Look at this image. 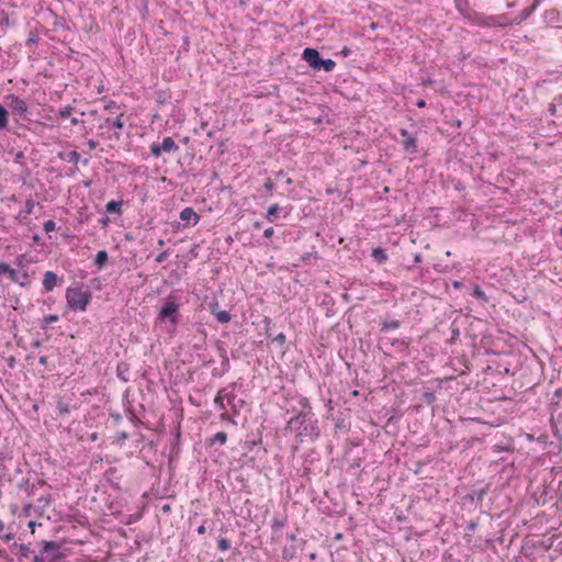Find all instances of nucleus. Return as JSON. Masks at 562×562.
<instances>
[{
  "instance_id": "7",
  "label": "nucleus",
  "mask_w": 562,
  "mask_h": 562,
  "mask_svg": "<svg viewBox=\"0 0 562 562\" xmlns=\"http://www.w3.org/2000/svg\"><path fill=\"white\" fill-rule=\"evenodd\" d=\"M149 150H150V154L155 158H158L164 153L170 154V153L178 151L179 150V145L173 140V138L171 136H167V137H165L162 139L161 143H156L155 142V143L150 144Z\"/></svg>"
},
{
  "instance_id": "20",
  "label": "nucleus",
  "mask_w": 562,
  "mask_h": 562,
  "mask_svg": "<svg viewBox=\"0 0 562 562\" xmlns=\"http://www.w3.org/2000/svg\"><path fill=\"white\" fill-rule=\"evenodd\" d=\"M351 424L348 419L338 417L335 419L334 430L335 435H346L350 431Z\"/></svg>"
},
{
  "instance_id": "41",
  "label": "nucleus",
  "mask_w": 562,
  "mask_h": 562,
  "mask_svg": "<svg viewBox=\"0 0 562 562\" xmlns=\"http://www.w3.org/2000/svg\"><path fill=\"white\" fill-rule=\"evenodd\" d=\"M480 24L484 25V26H488V27L496 26V25H499V26L507 25V23L497 22L496 16L484 18V20L482 22H480Z\"/></svg>"
},
{
  "instance_id": "44",
  "label": "nucleus",
  "mask_w": 562,
  "mask_h": 562,
  "mask_svg": "<svg viewBox=\"0 0 562 562\" xmlns=\"http://www.w3.org/2000/svg\"><path fill=\"white\" fill-rule=\"evenodd\" d=\"M18 487L20 490H24L29 495L33 493L34 485L30 483V480L23 479L19 484Z\"/></svg>"
},
{
  "instance_id": "23",
  "label": "nucleus",
  "mask_w": 562,
  "mask_h": 562,
  "mask_svg": "<svg viewBox=\"0 0 562 562\" xmlns=\"http://www.w3.org/2000/svg\"><path fill=\"white\" fill-rule=\"evenodd\" d=\"M122 205H123L122 200H120V201L111 200L105 204V213L115 214L117 216H121L122 215Z\"/></svg>"
},
{
  "instance_id": "35",
  "label": "nucleus",
  "mask_w": 562,
  "mask_h": 562,
  "mask_svg": "<svg viewBox=\"0 0 562 562\" xmlns=\"http://www.w3.org/2000/svg\"><path fill=\"white\" fill-rule=\"evenodd\" d=\"M470 295H472L473 297H475L477 300L484 301V302L487 301V296H486L485 292L482 290V288L479 284H471Z\"/></svg>"
},
{
  "instance_id": "55",
  "label": "nucleus",
  "mask_w": 562,
  "mask_h": 562,
  "mask_svg": "<svg viewBox=\"0 0 562 562\" xmlns=\"http://www.w3.org/2000/svg\"><path fill=\"white\" fill-rule=\"evenodd\" d=\"M513 449L510 448V446H504L502 443H496L493 446V451L494 452H503V451H512Z\"/></svg>"
},
{
  "instance_id": "60",
  "label": "nucleus",
  "mask_w": 562,
  "mask_h": 562,
  "mask_svg": "<svg viewBox=\"0 0 562 562\" xmlns=\"http://www.w3.org/2000/svg\"><path fill=\"white\" fill-rule=\"evenodd\" d=\"M351 54V49L347 46H344L340 52H338L337 56L348 57Z\"/></svg>"
},
{
  "instance_id": "22",
  "label": "nucleus",
  "mask_w": 562,
  "mask_h": 562,
  "mask_svg": "<svg viewBox=\"0 0 562 562\" xmlns=\"http://www.w3.org/2000/svg\"><path fill=\"white\" fill-rule=\"evenodd\" d=\"M116 376L122 382L130 381V364L125 361H120L116 366Z\"/></svg>"
},
{
  "instance_id": "58",
  "label": "nucleus",
  "mask_w": 562,
  "mask_h": 562,
  "mask_svg": "<svg viewBox=\"0 0 562 562\" xmlns=\"http://www.w3.org/2000/svg\"><path fill=\"white\" fill-rule=\"evenodd\" d=\"M476 527H477V521L471 520V521L467 522L465 530L469 532H473L476 529Z\"/></svg>"
},
{
  "instance_id": "34",
  "label": "nucleus",
  "mask_w": 562,
  "mask_h": 562,
  "mask_svg": "<svg viewBox=\"0 0 562 562\" xmlns=\"http://www.w3.org/2000/svg\"><path fill=\"white\" fill-rule=\"evenodd\" d=\"M211 311L215 315L216 319L222 324L229 323L232 319V315L228 311L215 312L214 306L211 307Z\"/></svg>"
},
{
  "instance_id": "8",
  "label": "nucleus",
  "mask_w": 562,
  "mask_h": 562,
  "mask_svg": "<svg viewBox=\"0 0 562 562\" xmlns=\"http://www.w3.org/2000/svg\"><path fill=\"white\" fill-rule=\"evenodd\" d=\"M215 344H216L218 356L222 359V363H221V368H214L212 370V376L221 378L229 371L231 364H229V358L227 356V351H226L224 341L216 340Z\"/></svg>"
},
{
  "instance_id": "37",
  "label": "nucleus",
  "mask_w": 562,
  "mask_h": 562,
  "mask_svg": "<svg viewBox=\"0 0 562 562\" xmlns=\"http://www.w3.org/2000/svg\"><path fill=\"white\" fill-rule=\"evenodd\" d=\"M18 283L21 288H29L31 285V276L24 271L21 274L18 273V280L13 281Z\"/></svg>"
},
{
  "instance_id": "25",
  "label": "nucleus",
  "mask_w": 562,
  "mask_h": 562,
  "mask_svg": "<svg viewBox=\"0 0 562 562\" xmlns=\"http://www.w3.org/2000/svg\"><path fill=\"white\" fill-rule=\"evenodd\" d=\"M227 441V434L225 431H218L214 436L206 439L209 446L220 445L223 446Z\"/></svg>"
},
{
  "instance_id": "56",
  "label": "nucleus",
  "mask_w": 562,
  "mask_h": 562,
  "mask_svg": "<svg viewBox=\"0 0 562 562\" xmlns=\"http://www.w3.org/2000/svg\"><path fill=\"white\" fill-rule=\"evenodd\" d=\"M272 341L282 347L285 344V335L283 333H279L272 338Z\"/></svg>"
},
{
  "instance_id": "26",
  "label": "nucleus",
  "mask_w": 562,
  "mask_h": 562,
  "mask_svg": "<svg viewBox=\"0 0 562 562\" xmlns=\"http://www.w3.org/2000/svg\"><path fill=\"white\" fill-rule=\"evenodd\" d=\"M0 276H7L10 281L18 280V271L10 267L5 262H0Z\"/></svg>"
},
{
  "instance_id": "51",
  "label": "nucleus",
  "mask_w": 562,
  "mask_h": 562,
  "mask_svg": "<svg viewBox=\"0 0 562 562\" xmlns=\"http://www.w3.org/2000/svg\"><path fill=\"white\" fill-rule=\"evenodd\" d=\"M57 321H58V315H56V314L46 315L43 318L44 325L42 326V328H46L47 325L56 323Z\"/></svg>"
},
{
  "instance_id": "61",
  "label": "nucleus",
  "mask_w": 562,
  "mask_h": 562,
  "mask_svg": "<svg viewBox=\"0 0 562 562\" xmlns=\"http://www.w3.org/2000/svg\"><path fill=\"white\" fill-rule=\"evenodd\" d=\"M167 257H168V251L165 250V251L158 254V256L156 257V262L161 263L167 259Z\"/></svg>"
},
{
  "instance_id": "62",
  "label": "nucleus",
  "mask_w": 562,
  "mask_h": 562,
  "mask_svg": "<svg viewBox=\"0 0 562 562\" xmlns=\"http://www.w3.org/2000/svg\"><path fill=\"white\" fill-rule=\"evenodd\" d=\"M24 158V153L22 150H19L14 155V162L15 164H22V159Z\"/></svg>"
},
{
  "instance_id": "18",
  "label": "nucleus",
  "mask_w": 562,
  "mask_h": 562,
  "mask_svg": "<svg viewBox=\"0 0 562 562\" xmlns=\"http://www.w3.org/2000/svg\"><path fill=\"white\" fill-rule=\"evenodd\" d=\"M57 157L61 160H67L69 162H72L75 165V168L71 169V172L74 173L76 170H78V167H77V164L80 159V155L78 151L76 150H71V151H59L57 154Z\"/></svg>"
},
{
  "instance_id": "9",
  "label": "nucleus",
  "mask_w": 562,
  "mask_h": 562,
  "mask_svg": "<svg viewBox=\"0 0 562 562\" xmlns=\"http://www.w3.org/2000/svg\"><path fill=\"white\" fill-rule=\"evenodd\" d=\"M41 552L48 562H58L64 558L60 552V544L56 541H42Z\"/></svg>"
},
{
  "instance_id": "54",
  "label": "nucleus",
  "mask_w": 562,
  "mask_h": 562,
  "mask_svg": "<svg viewBox=\"0 0 562 562\" xmlns=\"http://www.w3.org/2000/svg\"><path fill=\"white\" fill-rule=\"evenodd\" d=\"M37 501L42 507H46L47 505H49V503L52 501V495L50 494L43 495Z\"/></svg>"
},
{
  "instance_id": "57",
  "label": "nucleus",
  "mask_w": 562,
  "mask_h": 562,
  "mask_svg": "<svg viewBox=\"0 0 562 562\" xmlns=\"http://www.w3.org/2000/svg\"><path fill=\"white\" fill-rule=\"evenodd\" d=\"M30 559H32L33 562H45V560H46L44 554H42L41 551L38 554L32 552Z\"/></svg>"
},
{
  "instance_id": "47",
  "label": "nucleus",
  "mask_w": 562,
  "mask_h": 562,
  "mask_svg": "<svg viewBox=\"0 0 562 562\" xmlns=\"http://www.w3.org/2000/svg\"><path fill=\"white\" fill-rule=\"evenodd\" d=\"M217 548L220 551H227L231 548V542L226 538L217 539Z\"/></svg>"
},
{
  "instance_id": "6",
  "label": "nucleus",
  "mask_w": 562,
  "mask_h": 562,
  "mask_svg": "<svg viewBox=\"0 0 562 562\" xmlns=\"http://www.w3.org/2000/svg\"><path fill=\"white\" fill-rule=\"evenodd\" d=\"M241 389L243 384L232 382L222 387V395L226 398V404L231 407L234 415H238L240 409L246 405V401L237 395V389Z\"/></svg>"
},
{
  "instance_id": "14",
  "label": "nucleus",
  "mask_w": 562,
  "mask_h": 562,
  "mask_svg": "<svg viewBox=\"0 0 562 562\" xmlns=\"http://www.w3.org/2000/svg\"><path fill=\"white\" fill-rule=\"evenodd\" d=\"M541 2L535 0L533 3L519 12V14L513 20L512 24H520L526 21L538 8Z\"/></svg>"
},
{
  "instance_id": "42",
  "label": "nucleus",
  "mask_w": 562,
  "mask_h": 562,
  "mask_svg": "<svg viewBox=\"0 0 562 562\" xmlns=\"http://www.w3.org/2000/svg\"><path fill=\"white\" fill-rule=\"evenodd\" d=\"M263 329L267 337L272 336V327L274 326L272 319L268 316H265L263 321Z\"/></svg>"
},
{
  "instance_id": "11",
  "label": "nucleus",
  "mask_w": 562,
  "mask_h": 562,
  "mask_svg": "<svg viewBox=\"0 0 562 562\" xmlns=\"http://www.w3.org/2000/svg\"><path fill=\"white\" fill-rule=\"evenodd\" d=\"M398 133L403 137V150L407 154H416L418 151L417 137L409 133L406 128H400Z\"/></svg>"
},
{
  "instance_id": "59",
  "label": "nucleus",
  "mask_w": 562,
  "mask_h": 562,
  "mask_svg": "<svg viewBox=\"0 0 562 562\" xmlns=\"http://www.w3.org/2000/svg\"><path fill=\"white\" fill-rule=\"evenodd\" d=\"M110 222L111 221H110V218L106 215H104L101 218H99V224L101 225L102 228L108 227Z\"/></svg>"
},
{
  "instance_id": "12",
  "label": "nucleus",
  "mask_w": 562,
  "mask_h": 562,
  "mask_svg": "<svg viewBox=\"0 0 562 562\" xmlns=\"http://www.w3.org/2000/svg\"><path fill=\"white\" fill-rule=\"evenodd\" d=\"M63 278H58V276L54 271H46L43 278V292L47 293L54 290V288L61 282Z\"/></svg>"
},
{
  "instance_id": "15",
  "label": "nucleus",
  "mask_w": 562,
  "mask_h": 562,
  "mask_svg": "<svg viewBox=\"0 0 562 562\" xmlns=\"http://www.w3.org/2000/svg\"><path fill=\"white\" fill-rule=\"evenodd\" d=\"M125 125L124 122V113L119 114L114 120L106 117L104 119L103 123L100 124V128H115V130H122Z\"/></svg>"
},
{
  "instance_id": "48",
  "label": "nucleus",
  "mask_w": 562,
  "mask_h": 562,
  "mask_svg": "<svg viewBox=\"0 0 562 562\" xmlns=\"http://www.w3.org/2000/svg\"><path fill=\"white\" fill-rule=\"evenodd\" d=\"M276 179L284 180L286 184H292L293 180L288 177L286 172L284 170H279L274 173Z\"/></svg>"
},
{
  "instance_id": "52",
  "label": "nucleus",
  "mask_w": 562,
  "mask_h": 562,
  "mask_svg": "<svg viewBox=\"0 0 562 562\" xmlns=\"http://www.w3.org/2000/svg\"><path fill=\"white\" fill-rule=\"evenodd\" d=\"M263 189L269 193V195L272 194V191L276 189V186L271 178L266 179L263 183Z\"/></svg>"
},
{
  "instance_id": "10",
  "label": "nucleus",
  "mask_w": 562,
  "mask_h": 562,
  "mask_svg": "<svg viewBox=\"0 0 562 562\" xmlns=\"http://www.w3.org/2000/svg\"><path fill=\"white\" fill-rule=\"evenodd\" d=\"M292 212L291 205L271 204L266 214V220L270 223H277L279 218H286Z\"/></svg>"
},
{
  "instance_id": "2",
  "label": "nucleus",
  "mask_w": 562,
  "mask_h": 562,
  "mask_svg": "<svg viewBox=\"0 0 562 562\" xmlns=\"http://www.w3.org/2000/svg\"><path fill=\"white\" fill-rule=\"evenodd\" d=\"M180 304L175 295H168L159 312L156 321L159 323L167 324V333L173 335L177 331V327L180 323Z\"/></svg>"
},
{
  "instance_id": "17",
  "label": "nucleus",
  "mask_w": 562,
  "mask_h": 562,
  "mask_svg": "<svg viewBox=\"0 0 562 562\" xmlns=\"http://www.w3.org/2000/svg\"><path fill=\"white\" fill-rule=\"evenodd\" d=\"M12 552H14L18 555L19 561L22 560V558L30 559L33 551L30 550L29 544L25 543H16L14 542L11 547Z\"/></svg>"
},
{
  "instance_id": "31",
  "label": "nucleus",
  "mask_w": 562,
  "mask_h": 562,
  "mask_svg": "<svg viewBox=\"0 0 562 562\" xmlns=\"http://www.w3.org/2000/svg\"><path fill=\"white\" fill-rule=\"evenodd\" d=\"M313 249H315V247H313ZM317 258H318L317 251H315V250L306 251L303 255H301L299 262L295 263L294 266L300 267L302 265L310 263L312 259H317Z\"/></svg>"
},
{
  "instance_id": "50",
  "label": "nucleus",
  "mask_w": 562,
  "mask_h": 562,
  "mask_svg": "<svg viewBox=\"0 0 562 562\" xmlns=\"http://www.w3.org/2000/svg\"><path fill=\"white\" fill-rule=\"evenodd\" d=\"M10 25L9 15L4 10L0 11V27H8Z\"/></svg>"
},
{
  "instance_id": "24",
  "label": "nucleus",
  "mask_w": 562,
  "mask_h": 562,
  "mask_svg": "<svg viewBox=\"0 0 562 562\" xmlns=\"http://www.w3.org/2000/svg\"><path fill=\"white\" fill-rule=\"evenodd\" d=\"M288 522V517L284 516H274L271 520V530L272 533H278Z\"/></svg>"
},
{
  "instance_id": "28",
  "label": "nucleus",
  "mask_w": 562,
  "mask_h": 562,
  "mask_svg": "<svg viewBox=\"0 0 562 562\" xmlns=\"http://www.w3.org/2000/svg\"><path fill=\"white\" fill-rule=\"evenodd\" d=\"M371 256L374 259V261H376L379 265L384 263L389 258L386 250L382 247L373 248Z\"/></svg>"
},
{
  "instance_id": "30",
  "label": "nucleus",
  "mask_w": 562,
  "mask_h": 562,
  "mask_svg": "<svg viewBox=\"0 0 562 562\" xmlns=\"http://www.w3.org/2000/svg\"><path fill=\"white\" fill-rule=\"evenodd\" d=\"M109 261V255L106 250H99L94 258V265L101 270Z\"/></svg>"
},
{
  "instance_id": "53",
  "label": "nucleus",
  "mask_w": 562,
  "mask_h": 562,
  "mask_svg": "<svg viewBox=\"0 0 562 562\" xmlns=\"http://www.w3.org/2000/svg\"><path fill=\"white\" fill-rule=\"evenodd\" d=\"M43 228L46 233L54 232L56 229V223L53 220H47L44 222Z\"/></svg>"
},
{
  "instance_id": "64",
  "label": "nucleus",
  "mask_w": 562,
  "mask_h": 562,
  "mask_svg": "<svg viewBox=\"0 0 562 562\" xmlns=\"http://www.w3.org/2000/svg\"><path fill=\"white\" fill-rule=\"evenodd\" d=\"M156 101L160 104H164L166 102V95L164 92H157V99Z\"/></svg>"
},
{
  "instance_id": "33",
  "label": "nucleus",
  "mask_w": 562,
  "mask_h": 562,
  "mask_svg": "<svg viewBox=\"0 0 562 562\" xmlns=\"http://www.w3.org/2000/svg\"><path fill=\"white\" fill-rule=\"evenodd\" d=\"M392 346L395 347L398 352L408 353L409 340L395 338L392 340Z\"/></svg>"
},
{
  "instance_id": "45",
  "label": "nucleus",
  "mask_w": 562,
  "mask_h": 562,
  "mask_svg": "<svg viewBox=\"0 0 562 562\" xmlns=\"http://www.w3.org/2000/svg\"><path fill=\"white\" fill-rule=\"evenodd\" d=\"M128 438H130V435L126 431H117L114 436L113 443L122 445Z\"/></svg>"
},
{
  "instance_id": "13",
  "label": "nucleus",
  "mask_w": 562,
  "mask_h": 562,
  "mask_svg": "<svg viewBox=\"0 0 562 562\" xmlns=\"http://www.w3.org/2000/svg\"><path fill=\"white\" fill-rule=\"evenodd\" d=\"M488 493V486L483 488L473 490L471 493L463 496L464 503L473 504L475 501L477 504H481L485 495Z\"/></svg>"
},
{
  "instance_id": "27",
  "label": "nucleus",
  "mask_w": 562,
  "mask_h": 562,
  "mask_svg": "<svg viewBox=\"0 0 562 562\" xmlns=\"http://www.w3.org/2000/svg\"><path fill=\"white\" fill-rule=\"evenodd\" d=\"M543 19L548 24L554 25L561 21L560 11L557 9L547 10L543 14Z\"/></svg>"
},
{
  "instance_id": "29",
  "label": "nucleus",
  "mask_w": 562,
  "mask_h": 562,
  "mask_svg": "<svg viewBox=\"0 0 562 562\" xmlns=\"http://www.w3.org/2000/svg\"><path fill=\"white\" fill-rule=\"evenodd\" d=\"M282 559L286 562H290L296 558L297 549L294 544L285 546L282 549Z\"/></svg>"
},
{
  "instance_id": "3",
  "label": "nucleus",
  "mask_w": 562,
  "mask_h": 562,
  "mask_svg": "<svg viewBox=\"0 0 562 562\" xmlns=\"http://www.w3.org/2000/svg\"><path fill=\"white\" fill-rule=\"evenodd\" d=\"M5 106L12 114V119L15 125L25 127L21 122L30 121V106L25 99L14 93H9L4 97Z\"/></svg>"
},
{
  "instance_id": "38",
  "label": "nucleus",
  "mask_w": 562,
  "mask_h": 562,
  "mask_svg": "<svg viewBox=\"0 0 562 562\" xmlns=\"http://www.w3.org/2000/svg\"><path fill=\"white\" fill-rule=\"evenodd\" d=\"M561 400H562V387H558L557 390H554V392L552 393V396L550 397V409H552V407L559 406Z\"/></svg>"
},
{
  "instance_id": "46",
  "label": "nucleus",
  "mask_w": 562,
  "mask_h": 562,
  "mask_svg": "<svg viewBox=\"0 0 562 562\" xmlns=\"http://www.w3.org/2000/svg\"><path fill=\"white\" fill-rule=\"evenodd\" d=\"M34 206H35V201L32 198L27 199L25 201V205H24V209L21 212V214L30 215L33 212Z\"/></svg>"
},
{
  "instance_id": "5",
  "label": "nucleus",
  "mask_w": 562,
  "mask_h": 562,
  "mask_svg": "<svg viewBox=\"0 0 562 562\" xmlns=\"http://www.w3.org/2000/svg\"><path fill=\"white\" fill-rule=\"evenodd\" d=\"M66 302L67 307L71 311L85 312L91 301V292L89 290L82 291L80 286L71 288L66 290Z\"/></svg>"
},
{
  "instance_id": "1",
  "label": "nucleus",
  "mask_w": 562,
  "mask_h": 562,
  "mask_svg": "<svg viewBox=\"0 0 562 562\" xmlns=\"http://www.w3.org/2000/svg\"><path fill=\"white\" fill-rule=\"evenodd\" d=\"M297 405L293 406L291 412L294 414L289 418L284 427V436L293 434L296 443L305 441L315 442L321 437V427L318 419L313 413V408L307 397L299 395ZM290 409H286V414Z\"/></svg>"
},
{
  "instance_id": "40",
  "label": "nucleus",
  "mask_w": 562,
  "mask_h": 562,
  "mask_svg": "<svg viewBox=\"0 0 562 562\" xmlns=\"http://www.w3.org/2000/svg\"><path fill=\"white\" fill-rule=\"evenodd\" d=\"M214 404L221 411H225L226 406H228L226 404V398L222 395V389L217 392V394H216V396L214 398Z\"/></svg>"
},
{
  "instance_id": "16",
  "label": "nucleus",
  "mask_w": 562,
  "mask_h": 562,
  "mask_svg": "<svg viewBox=\"0 0 562 562\" xmlns=\"http://www.w3.org/2000/svg\"><path fill=\"white\" fill-rule=\"evenodd\" d=\"M56 411L59 417H65L70 414L71 407L69 401H66L63 396H56Z\"/></svg>"
},
{
  "instance_id": "32",
  "label": "nucleus",
  "mask_w": 562,
  "mask_h": 562,
  "mask_svg": "<svg viewBox=\"0 0 562 562\" xmlns=\"http://www.w3.org/2000/svg\"><path fill=\"white\" fill-rule=\"evenodd\" d=\"M401 326V322L397 319H383L381 322V331L386 333L392 329H397Z\"/></svg>"
},
{
  "instance_id": "63",
  "label": "nucleus",
  "mask_w": 562,
  "mask_h": 562,
  "mask_svg": "<svg viewBox=\"0 0 562 562\" xmlns=\"http://www.w3.org/2000/svg\"><path fill=\"white\" fill-rule=\"evenodd\" d=\"M274 234V229L273 227H267L265 231H263V237L266 238H271Z\"/></svg>"
},
{
  "instance_id": "4",
  "label": "nucleus",
  "mask_w": 562,
  "mask_h": 562,
  "mask_svg": "<svg viewBox=\"0 0 562 562\" xmlns=\"http://www.w3.org/2000/svg\"><path fill=\"white\" fill-rule=\"evenodd\" d=\"M302 59L315 71L330 72L336 67L335 60L323 58L319 52L313 47H306L302 52Z\"/></svg>"
},
{
  "instance_id": "49",
  "label": "nucleus",
  "mask_w": 562,
  "mask_h": 562,
  "mask_svg": "<svg viewBox=\"0 0 562 562\" xmlns=\"http://www.w3.org/2000/svg\"><path fill=\"white\" fill-rule=\"evenodd\" d=\"M72 110L74 109L70 105L59 109L58 114H57L58 119H66V117L70 116Z\"/></svg>"
},
{
  "instance_id": "21",
  "label": "nucleus",
  "mask_w": 562,
  "mask_h": 562,
  "mask_svg": "<svg viewBox=\"0 0 562 562\" xmlns=\"http://www.w3.org/2000/svg\"><path fill=\"white\" fill-rule=\"evenodd\" d=\"M200 215L194 212V210L190 206L184 207L180 212V220L189 224L190 220H193V225H196L200 221Z\"/></svg>"
},
{
  "instance_id": "36",
  "label": "nucleus",
  "mask_w": 562,
  "mask_h": 562,
  "mask_svg": "<svg viewBox=\"0 0 562 562\" xmlns=\"http://www.w3.org/2000/svg\"><path fill=\"white\" fill-rule=\"evenodd\" d=\"M180 441H181V429H180V425H178L175 436L170 443L171 452L178 453L179 448H180Z\"/></svg>"
},
{
  "instance_id": "19",
  "label": "nucleus",
  "mask_w": 562,
  "mask_h": 562,
  "mask_svg": "<svg viewBox=\"0 0 562 562\" xmlns=\"http://www.w3.org/2000/svg\"><path fill=\"white\" fill-rule=\"evenodd\" d=\"M0 132H10V112L0 103Z\"/></svg>"
},
{
  "instance_id": "43",
  "label": "nucleus",
  "mask_w": 562,
  "mask_h": 562,
  "mask_svg": "<svg viewBox=\"0 0 562 562\" xmlns=\"http://www.w3.org/2000/svg\"><path fill=\"white\" fill-rule=\"evenodd\" d=\"M422 401L427 405H431L436 401V395L432 391H426L422 394Z\"/></svg>"
},
{
  "instance_id": "39",
  "label": "nucleus",
  "mask_w": 562,
  "mask_h": 562,
  "mask_svg": "<svg viewBox=\"0 0 562 562\" xmlns=\"http://www.w3.org/2000/svg\"><path fill=\"white\" fill-rule=\"evenodd\" d=\"M450 330H451V336L448 340V342L450 345H453L456 344V341L459 339L460 337V328L459 326L456 324V322H452L451 325H450Z\"/></svg>"
}]
</instances>
